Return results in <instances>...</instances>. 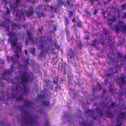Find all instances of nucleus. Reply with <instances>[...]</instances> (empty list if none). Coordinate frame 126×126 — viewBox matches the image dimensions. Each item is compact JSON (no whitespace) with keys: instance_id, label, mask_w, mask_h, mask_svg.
Instances as JSON below:
<instances>
[{"instance_id":"nucleus-1","label":"nucleus","mask_w":126,"mask_h":126,"mask_svg":"<svg viewBox=\"0 0 126 126\" xmlns=\"http://www.w3.org/2000/svg\"><path fill=\"white\" fill-rule=\"evenodd\" d=\"M30 78L31 80L33 79V77L28 76L26 72H23L20 76L19 82L18 80L16 83H13V85L11 88L12 93L10 96L11 99L16 98L17 101L23 100V94L27 95L30 92V89L27 87V84Z\"/></svg>"},{"instance_id":"nucleus-2","label":"nucleus","mask_w":126,"mask_h":126,"mask_svg":"<svg viewBox=\"0 0 126 126\" xmlns=\"http://www.w3.org/2000/svg\"><path fill=\"white\" fill-rule=\"evenodd\" d=\"M18 40L16 37L10 39L11 46L14 49L16 50L13 51L15 52L14 55L11 57L8 56H7L6 59L8 62L11 61L13 62L14 64L16 63L18 61L19 57L18 52L20 54L22 53L21 50L22 45L20 43L17 42Z\"/></svg>"},{"instance_id":"nucleus-3","label":"nucleus","mask_w":126,"mask_h":126,"mask_svg":"<svg viewBox=\"0 0 126 126\" xmlns=\"http://www.w3.org/2000/svg\"><path fill=\"white\" fill-rule=\"evenodd\" d=\"M19 107L24 114V115H21L22 120L21 124L22 126H34L37 124V122L34 116L28 111L23 110V107L22 106H20Z\"/></svg>"},{"instance_id":"nucleus-4","label":"nucleus","mask_w":126,"mask_h":126,"mask_svg":"<svg viewBox=\"0 0 126 126\" xmlns=\"http://www.w3.org/2000/svg\"><path fill=\"white\" fill-rule=\"evenodd\" d=\"M52 38V36H50L47 38L46 39V36L45 35L40 37L39 39V47L40 49H42L39 55L40 57H42L45 56L47 52L49 50V47L46 46L45 43L48 41L51 42Z\"/></svg>"},{"instance_id":"nucleus-5","label":"nucleus","mask_w":126,"mask_h":126,"mask_svg":"<svg viewBox=\"0 0 126 126\" xmlns=\"http://www.w3.org/2000/svg\"><path fill=\"white\" fill-rule=\"evenodd\" d=\"M14 68V66L13 64L10 67L9 69L6 70L4 71L3 73V76L2 78H0V87H3L5 84L3 82L1 81L2 78L4 79H8V76L11 75L13 71V70Z\"/></svg>"},{"instance_id":"nucleus-6","label":"nucleus","mask_w":126,"mask_h":126,"mask_svg":"<svg viewBox=\"0 0 126 126\" xmlns=\"http://www.w3.org/2000/svg\"><path fill=\"white\" fill-rule=\"evenodd\" d=\"M114 28L116 32H119L120 28L123 33H126V24H125L123 21H119L118 24L115 25Z\"/></svg>"},{"instance_id":"nucleus-7","label":"nucleus","mask_w":126,"mask_h":126,"mask_svg":"<svg viewBox=\"0 0 126 126\" xmlns=\"http://www.w3.org/2000/svg\"><path fill=\"white\" fill-rule=\"evenodd\" d=\"M125 109L126 110V106L125 107ZM116 121L117 124L115 126H121L122 123L121 122V119L123 118L126 120V111L123 112H120L118 115Z\"/></svg>"},{"instance_id":"nucleus-8","label":"nucleus","mask_w":126,"mask_h":126,"mask_svg":"<svg viewBox=\"0 0 126 126\" xmlns=\"http://www.w3.org/2000/svg\"><path fill=\"white\" fill-rule=\"evenodd\" d=\"M118 79L119 80V85L122 89V94L126 93V87H123V86L126 84L125 80L124 77L123 75H121L119 78H118Z\"/></svg>"},{"instance_id":"nucleus-9","label":"nucleus","mask_w":126,"mask_h":126,"mask_svg":"<svg viewBox=\"0 0 126 126\" xmlns=\"http://www.w3.org/2000/svg\"><path fill=\"white\" fill-rule=\"evenodd\" d=\"M26 32L28 34V37L30 41H32V43L36 45L38 44V39L37 38H33V34L31 30L29 29L26 30Z\"/></svg>"},{"instance_id":"nucleus-10","label":"nucleus","mask_w":126,"mask_h":126,"mask_svg":"<svg viewBox=\"0 0 126 126\" xmlns=\"http://www.w3.org/2000/svg\"><path fill=\"white\" fill-rule=\"evenodd\" d=\"M24 12L23 9L17 10L16 12V15L19 17V19L20 20H25V16L24 15Z\"/></svg>"},{"instance_id":"nucleus-11","label":"nucleus","mask_w":126,"mask_h":126,"mask_svg":"<svg viewBox=\"0 0 126 126\" xmlns=\"http://www.w3.org/2000/svg\"><path fill=\"white\" fill-rule=\"evenodd\" d=\"M100 106L102 107V109H99L98 108H97L96 110V111L97 112L99 116L101 117L103 115V112L102 110H104L105 108L106 107V105L105 104H104L103 103L101 104Z\"/></svg>"},{"instance_id":"nucleus-12","label":"nucleus","mask_w":126,"mask_h":126,"mask_svg":"<svg viewBox=\"0 0 126 126\" xmlns=\"http://www.w3.org/2000/svg\"><path fill=\"white\" fill-rule=\"evenodd\" d=\"M4 7L5 8L6 7L7 11L5 13H4L3 14L6 17V18H7V21H10V19L11 17V16L10 15V10L7 7L6 5L4 6Z\"/></svg>"},{"instance_id":"nucleus-13","label":"nucleus","mask_w":126,"mask_h":126,"mask_svg":"<svg viewBox=\"0 0 126 126\" xmlns=\"http://www.w3.org/2000/svg\"><path fill=\"white\" fill-rule=\"evenodd\" d=\"M116 16L114 15L112 16L111 17L108 18L107 20V23L108 25H112L113 23L116 21Z\"/></svg>"},{"instance_id":"nucleus-14","label":"nucleus","mask_w":126,"mask_h":126,"mask_svg":"<svg viewBox=\"0 0 126 126\" xmlns=\"http://www.w3.org/2000/svg\"><path fill=\"white\" fill-rule=\"evenodd\" d=\"M33 7L31 6H29L28 10H27L26 9H25V12L27 16L29 17L33 13Z\"/></svg>"},{"instance_id":"nucleus-15","label":"nucleus","mask_w":126,"mask_h":126,"mask_svg":"<svg viewBox=\"0 0 126 126\" xmlns=\"http://www.w3.org/2000/svg\"><path fill=\"white\" fill-rule=\"evenodd\" d=\"M24 63L27 65H30L31 66L32 65L33 66L34 65V62L33 60H30V58L29 57H27L24 60Z\"/></svg>"},{"instance_id":"nucleus-16","label":"nucleus","mask_w":126,"mask_h":126,"mask_svg":"<svg viewBox=\"0 0 126 126\" xmlns=\"http://www.w3.org/2000/svg\"><path fill=\"white\" fill-rule=\"evenodd\" d=\"M74 0H67L66 3H65L62 1V0H59L58 1V3L60 5H64L65 6H66L67 5V6H69L70 2H72Z\"/></svg>"},{"instance_id":"nucleus-17","label":"nucleus","mask_w":126,"mask_h":126,"mask_svg":"<svg viewBox=\"0 0 126 126\" xmlns=\"http://www.w3.org/2000/svg\"><path fill=\"white\" fill-rule=\"evenodd\" d=\"M32 105V102L28 101H25L23 104L24 106L26 108H29L31 107Z\"/></svg>"},{"instance_id":"nucleus-18","label":"nucleus","mask_w":126,"mask_h":126,"mask_svg":"<svg viewBox=\"0 0 126 126\" xmlns=\"http://www.w3.org/2000/svg\"><path fill=\"white\" fill-rule=\"evenodd\" d=\"M7 35L11 37L12 38H11L10 39H10L12 38H14L16 37H16H15L14 38H13V37H14L16 35V33L15 32H13L12 31H8L7 32ZM11 42V41H10Z\"/></svg>"},{"instance_id":"nucleus-19","label":"nucleus","mask_w":126,"mask_h":126,"mask_svg":"<svg viewBox=\"0 0 126 126\" xmlns=\"http://www.w3.org/2000/svg\"><path fill=\"white\" fill-rule=\"evenodd\" d=\"M80 118L82 120V122H80L82 126H91V125L92 124L91 123L89 124L87 122H85L84 124H83L84 122V119L82 117H80Z\"/></svg>"},{"instance_id":"nucleus-20","label":"nucleus","mask_w":126,"mask_h":126,"mask_svg":"<svg viewBox=\"0 0 126 126\" xmlns=\"http://www.w3.org/2000/svg\"><path fill=\"white\" fill-rule=\"evenodd\" d=\"M105 113L107 114V116L109 118H113L114 116L112 115V112L111 111L109 110V109H108L107 111Z\"/></svg>"},{"instance_id":"nucleus-21","label":"nucleus","mask_w":126,"mask_h":126,"mask_svg":"<svg viewBox=\"0 0 126 126\" xmlns=\"http://www.w3.org/2000/svg\"><path fill=\"white\" fill-rule=\"evenodd\" d=\"M58 78L57 77L54 78L53 80V83L57 85V86L55 87V89L56 90L57 88L58 87Z\"/></svg>"},{"instance_id":"nucleus-22","label":"nucleus","mask_w":126,"mask_h":126,"mask_svg":"<svg viewBox=\"0 0 126 126\" xmlns=\"http://www.w3.org/2000/svg\"><path fill=\"white\" fill-rule=\"evenodd\" d=\"M47 101L44 100L43 102H41L42 103V104L43 106H49L50 103L49 101H47V100H46Z\"/></svg>"},{"instance_id":"nucleus-23","label":"nucleus","mask_w":126,"mask_h":126,"mask_svg":"<svg viewBox=\"0 0 126 126\" xmlns=\"http://www.w3.org/2000/svg\"><path fill=\"white\" fill-rule=\"evenodd\" d=\"M12 29L13 30H16L17 27V25L15 23H12L11 25Z\"/></svg>"},{"instance_id":"nucleus-24","label":"nucleus","mask_w":126,"mask_h":126,"mask_svg":"<svg viewBox=\"0 0 126 126\" xmlns=\"http://www.w3.org/2000/svg\"><path fill=\"white\" fill-rule=\"evenodd\" d=\"M69 19L68 18L66 17H65L64 23L65 26H68V25L69 23Z\"/></svg>"},{"instance_id":"nucleus-25","label":"nucleus","mask_w":126,"mask_h":126,"mask_svg":"<svg viewBox=\"0 0 126 126\" xmlns=\"http://www.w3.org/2000/svg\"><path fill=\"white\" fill-rule=\"evenodd\" d=\"M36 14L39 17H41V16H43L45 15L43 12H40V11H38L36 12Z\"/></svg>"},{"instance_id":"nucleus-26","label":"nucleus","mask_w":126,"mask_h":126,"mask_svg":"<svg viewBox=\"0 0 126 126\" xmlns=\"http://www.w3.org/2000/svg\"><path fill=\"white\" fill-rule=\"evenodd\" d=\"M108 71L109 72H110V73H108L106 75L107 76H109L111 75H113V72L112 69L111 68H110L109 69Z\"/></svg>"},{"instance_id":"nucleus-27","label":"nucleus","mask_w":126,"mask_h":126,"mask_svg":"<svg viewBox=\"0 0 126 126\" xmlns=\"http://www.w3.org/2000/svg\"><path fill=\"white\" fill-rule=\"evenodd\" d=\"M17 37L20 39L22 38V37H23L24 35V33H22L21 32H19L17 33Z\"/></svg>"},{"instance_id":"nucleus-28","label":"nucleus","mask_w":126,"mask_h":126,"mask_svg":"<svg viewBox=\"0 0 126 126\" xmlns=\"http://www.w3.org/2000/svg\"><path fill=\"white\" fill-rule=\"evenodd\" d=\"M45 82L46 83V86L47 87L48 85L51 83V81L48 79H47L45 80Z\"/></svg>"},{"instance_id":"nucleus-29","label":"nucleus","mask_w":126,"mask_h":126,"mask_svg":"<svg viewBox=\"0 0 126 126\" xmlns=\"http://www.w3.org/2000/svg\"><path fill=\"white\" fill-rule=\"evenodd\" d=\"M116 102H111V104L110 105V107L111 108H113L116 105Z\"/></svg>"},{"instance_id":"nucleus-30","label":"nucleus","mask_w":126,"mask_h":126,"mask_svg":"<svg viewBox=\"0 0 126 126\" xmlns=\"http://www.w3.org/2000/svg\"><path fill=\"white\" fill-rule=\"evenodd\" d=\"M30 52L32 53V54L34 55L35 54V48L34 47H31L30 48Z\"/></svg>"},{"instance_id":"nucleus-31","label":"nucleus","mask_w":126,"mask_h":126,"mask_svg":"<svg viewBox=\"0 0 126 126\" xmlns=\"http://www.w3.org/2000/svg\"><path fill=\"white\" fill-rule=\"evenodd\" d=\"M93 43L91 44V45L92 46L94 47H96V43L97 42L96 40H93Z\"/></svg>"},{"instance_id":"nucleus-32","label":"nucleus","mask_w":126,"mask_h":126,"mask_svg":"<svg viewBox=\"0 0 126 126\" xmlns=\"http://www.w3.org/2000/svg\"><path fill=\"white\" fill-rule=\"evenodd\" d=\"M81 22L80 21H79L77 24V26L79 28H82V25Z\"/></svg>"},{"instance_id":"nucleus-33","label":"nucleus","mask_w":126,"mask_h":126,"mask_svg":"<svg viewBox=\"0 0 126 126\" xmlns=\"http://www.w3.org/2000/svg\"><path fill=\"white\" fill-rule=\"evenodd\" d=\"M86 112L87 113H89L91 116L93 115L92 112L90 110L87 109L86 111Z\"/></svg>"},{"instance_id":"nucleus-34","label":"nucleus","mask_w":126,"mask_h":126,"mask_svg":"<svg viewBox=\"0 0 126 126\" xmlns=\"http://www.w3.org/2000/svg\"><path fill=\"white\" fill-rule=\"evenodd\" d=\"M123 63H121L120 64H116L115 66V68H120L121 66L122 65Z\"/></svg>"},{"instance_id":"nucleus-35","label":"nucleus","mask_w":126,"mask_h":126,"mask_svg":"<svg viewBox=\"0 0 126 126\" xmlns=\"http://www.w3.org/2000/svg\"><path fill=\"white\" fill-rule=\"evenodd\" d=\"M73 76L72 75H70L68 76L67 78L68 81L71 80L73 78Z\"/></svg>"},{"instance_id":"nucleus-36","label":"nucleus","mask_w":126,"mask_h":126,"mask_svg":"<svg viewBox=\"0 0 126 126\" xmlns=\"http://www.w3.org/2000/svg\"><path fill=\"white\" fill-rule=\"evenodd\" d=\"M73 14V12L71 11H70L69 12L68 15L69 16V17L72 16Z\"/></svg>"},{"instance_id":"nucleus-37","label":"nucleus","mask_w":126,"mask_h":126,"mask_svg":"<svg viewBox=\"0 0 126 126\" xmlns=\"http://www.w3.org/2000/svg\"><path fill=\"white\" fill-rule=\"evenodd\" d=\"M96 88H98V89L100 90L102 89L101 85L100 83H98L96 86Z\"/></svg>"},{"instance_id":"nucleus-38","label":"nucleus","mask_w":126,"mask_h":126,"mask_svg":"<svg viewBox=\"0 0 126 126\" xmlns=\"http://www.w3.org/2000/svg\"><path fill=\"white\" fill-rule=\"evenodd\" d=\"M45 125L46 126H48L49 125V122L48 120H46L44 123Z\"/></svg>"},{"instance_id":"nucleus-39","label":"nucleus","mask_w":126,"mask_h":126,"mask_svg":"<svg viewBox=\"0 0 126 126\" xmlns=\"http://www.w3.org/2000/svg\"><path fill=\"white\" fill-rule=\"evenodd\" d=\"M126 4H124L122 5V8L123 9H126Z\"/></svg>"},{"instance_id":"nucleus-40","label":"nucleus","mask_w":126,"mask_h":126,"mask_svg":"<svg viewBox=\"0 0 126 126\" xmlns=\"http://www.w3.org/2000/svg\"><path fill=\"white\" fill-rule=\"evenodd\" d=\"M109 89L110 91V92L112 94L113 93V89L112 88L110 87H109Z\"/></svg>"},{"instance_id":"nucleus-41","label":"nucleus","mask_w":126,"mask_h":126,"mask_svg":"<svg viewBox=\"0 0 126 126\" xmlns=\"http://www.w3.org/2000/svg\"><path fill=\"white\" fill-rule=\"evenodd\" d=\"M122 18L123 19H124L126 18V12L124 13V15L123 16Z\"/></svg>"},{"instance_id":"nucleus-42","label":"nucleus","mask_w":126,"mask_h":126,"mask_svg":"<svg viewBox=\"0 0 126 126\" xmlns=\"http://www.w3.org/2000/svg\"><path fill=\"white\" fill-rule=\"evenodd\" d=\"M24 52L25 53V54L26 56H27L28 54V52L27 49H25L24 50Z\"/></svg>"},{"instance_id":"nucleus-43","label":"nucleus","mask_w":126,"mask_h":126,"mask_svg":"<svg viewBox=\"0 0 126 126\" xmlns=\"http://www.w3.org/2000/svg\"><path fill=\"white\" fill-rule=\"evenodd\" d=\"M37 33L38 34H40V33H42V31L41 29H39L38 30V31L37 32Z\"/></svg>"},{"instance_id":"nucleus-44","label":"nucleus","mask_w":126,"mask_h":126,"mask_svg":"<svg viewBox=\"0 0 126 126\" xmlns=\"http://www.w3.org/2000/svg\"><path fill=\"white\" fill-rule=\"evenodd\" d=\"M5 31H9V28L8 27H5Z\"/></svg>"},{"instance_id":"nucleus-45","label":"nucleus","mask_w":126,"mask_h":126,"mask_svg":"<svg viewBox=\"0 0 126 126\" xmlns=\"http://www.w3.org/2000/svg\"><path fill=\"white\" fill-rule=\"evenodd\" d=\"M117 55L120 58V59H122V55L119 53H118L117 54Z\"/></svg>"},{"instance_id":"nucleus-46","label":"nucleus","mask_w":126,"mask_h":126,"mask_svg":"<svg viewBox=\"0 0 126 126\" xmlns=\"http://www.w3.org/2000/svg\"><path fill=\"white\" fill-rule=\"evenodd\" d=\"M70 54L71 55H74V52H73V51L72 50V49H70Z\"/></svg>"},{"instance_id":"nucleus-47","label":"nucleus","mask_w":126,"mask_h":126,"mask_svg":"<svg viewBox=\"0 0 126 126\" xmlns=\"http://www.w3.org/2000/svg\"><path fill=\"white\" fill-rule=\"evenodd\" d=\"M98 10L95 9L94 10V14H96L98 12Z\"/></svg>"},{"instance_id":"nucleus-48","label":"nucleus","mask_w":126,"mask_h":126,"mask_svg":"<svg viewBox=\"0 0 126 126\" xmlns=\"http://www.w3.org/2000/svg\"><path fill=\"white\" fill-rule=\"evenodd\" d=\"M108 81V79L107 78L105 80V82H106V84H107V82Z\"/></svg>"},{"instance_id":"nucleus-49","label":"nucleus","mask_w":126,"mask_h":126,"mask_svg":"<svg viewBox=\"0 0 126 126\" xmlns=\"http://www.w3.org/2000/svg\"><path fill=\"white\" fill-rule=\"evenodd\" d=\"M86 13L88 15H89L90 16H91V13H90V12L88 11H87Z\"/></svg>"},{"instance_id":"nucleus-50","label":"nucleus","mask_w":126,"mask_h":126,"mask_svg":"<svg viewBox=\"0 0 126 126\" xmlns=\"http://www.w3.org/2000/svg\"><path fill=\"white\" fill-rule=\"evenodd\" d=\"M85 38L87 40L89 39V38L88 36H86L85 37Z\"/></svg>"},{"instance_id":"nucleus-51","label":"nucleus","mask_w":126,"mask_h":126,"mask_svg":"<svg viewBox=\"0 0 126 126\" xmlns=\"http://www.w3.org/2000/svg\"><path fill=\"white\" fill-rule=\"evenodd\" d=\"M3 2H4L5 3H7V0H3Z\"/></svg>"},{"instance_id":"nucleus-52","label":"nucleus","mask_w":126,"mask_h":126,"mask_svg":"<svg viewBox=\"0 0 126 126\" xmlns=\"http://www.w3.org/2000/svg\"><path fill=\"white\" fill-rule=\"evenodd\" d=\"M95 90V89L94 88H93V93H94Z\"/></svg>"},{"instance_id":"nucleus-53","label":"nucleus","mask_w":126,"mask_h":126,"mask_svg":"<svg viewBox=\"0 0 126 126\" xmlns=\"http://www.w3.org/2000/svg\"><path fill=\"white\" fill-rule=\"evenodd\" d=\"M98 0H90V1L91 2H93V1H98Z\"/></svg>"},{"instance_id":"nucleus-54","label":"nucleus","mask_w":126,"mask_h":126,"mask_svg":"<svg viewBox=\"0 0 126 126\" xmlns=\"http://www.w3.org/2000/svg\"><path fill=\"white\" fill-rule=\"evenodd\" d=\"M74 55H71V56H70V59H72L73 57H74Z\"/></svg>"},{"instance_id":"nucleus-55","label":"nucleus","mask_w":126,"mask_h":126,"mask_svg":"<svg viewBox=\"0 0 126 126\" xmlns=\"http://www.w3.org/2000/svg\"><path fill=\"white\" fill-rule=\"evenodd\" d=\"M120 89H121V90H120V91H121V94H124V95H126V93H122V94L121 93V92H122V89H121V88H120Z\"/></svg>"},{"instance_id":"nucleus-56","label":"nucleus","mask_w":126,"mask_h":126,"mask_svg":"<svg viewBox=\"0 0 126 126\" xmlns=\"http://www.w3.org/2000/svg\"><path fill=\"white\" fill-rule=\"evenodd\" d=\"M53 86L52 85L51 86V90H52L53 89Z\"/></svg>"},{"instance_id":"nucleus-57","label":"nucleus","mask_w":126,"mask_h":126,"mask_svg":"<svg viewBox=\"0 0 126 126\" xmlns=\"http://www.w3.org/2000/svg\"><path fill=\"white\" fill-rule=\"evenodd\" d=\"M124 58L126 60V55H125L124 56Z\"/></svg>"},{"instance_id":"nucleus-58","label":"nucleus","mask_w":126,"mask_h":126,"mask_svg":"<svg viewBox=\"0 0 126 126\" xmlns=\"http://www.w3.org/2000/svg\"><path fill=\"white\" fill-rule=\"evenodd\" d=\"M72 21L73 22H75V19H73L72 20Z\"/></svg>"},{"instance_id":"nucleus-59","label":"nucleus","mask_w":126,"mask_h":126,"mask_svg":"<svg viewBox=\"0 0 126 126\" xmlns=\"http://www.w3.org/2000/svg\"><path fill=\"white\" fill-rule=\"evenodd\" d=\"M85 33H89V32H88V31H85Z\"/></svg>"},{"instance_id":"nucleus-60","label":"nucleus","mask_w":126,"mask_h":126,"mask_svg":"<svg viewBox=\"0 0 126 126\" xmlns=\"http://www.w3.org/2000/svg\"><path fill=\"white\" fill-rule=\"evenodd\" d=\"M103 91L104 92V93H106V91L105 89H104L103 90Z\"/></svg>"},{"instance_id":"nucleus-61","label":"nucleus","mask_w":126,"mask_h":126,"mask_svg":"<svg viewBox=\"0 0 126 126\" xmlns=\"http://www.w3.org/2000/svg\"><path fill=\"white\" fill-rule=\"evenodd\" d=\"M9 94H8V98H9Z\"/></svg>"},{"instance_id":"nucleus-62","label":"nucleus","mask_w":126,"mask_h":126,"mask_svg":"<svg viewBox=\"0 0 126 126\" xmlns=\"http://www.w3.org/2000/svg\"><path fill=\"white\" fill-rule=\"evenodd\" d=\"M1 97H0V101L1 100Z\"/></svg>"},{"instance_id":"nucleus-63","label":"nucleus","mask_w":126,"mask_h":126,"mask_svg":"<svg viewBox=\"0 0 126 126\" xmlns=\"http://www.w3.org/2000/svg\"><path fill=\"white\" fill-rule=\"evenodd\" d=\"M108 1H111V0H108Z\"/></svg>"},{"instance_id":"nucleus-64","label":"nucleus","mask_w":126,"mask_h":126,"mask_svg":"<svg viewBox=\"0 0 126 126\" xmlns=\"http://www.w3.org/2000/svg\"><path fill=\"white\" fill-rule=\"evenodd\" d=\"M103 15H105V14L103 13Z\"/></svg>"}]
</instances>
